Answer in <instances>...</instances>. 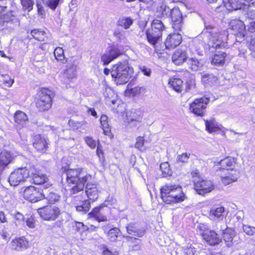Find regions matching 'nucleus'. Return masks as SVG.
Segmentation results:
<instances>
[{"instance_id":"nucleus-1","label":"nucleus","mask_w":255,"mask_h":255,"mask_svg":"<svg viewBox=\"0 0 255 255\" xmlns=\"http://www.w3.org/2000/svg\"><path fill=\"white\" fill-rule=\"evenodd\" d=\"M67 182L73 185L70 189V193L75 194L83 190L87 182L91 181L92 176L83 168L68 169L66 171Z\"/></svg>"},{"instance_id":"nucleus-2","label":"nucleus","mask_w":255,"mask_h":255,"mask_svg":"<svg viewBox=\"0 0 255 255\" xmlns=\"http://www.w3.org/2000/svg\"><path fill=\"white\" fill-rule=\"evenodd\" d=\"M161 198L166 204L174 205L182 202L187 197L178 184H167L160 188Z\"/></svg>"},{"instance_id":"nucleus-3","label":"nucleus","mask_w":255,"mask_h":255,"mask_svg":"<svg viewBox=\"0 0 255 255\" xmlns=\"http://www.w3.org/2000/svg\"><path fill=\"white\" fill-rule=\"evenodd\" d=\"M133 70L127 61L120 62L114 65L111 74L117 85L128 83L132 76Z\"/></svg>"},{"instance_id":"nucleus-4","label":"nucleus","mask_w":255,"mask_h":255,"mask_svg":"<svg viewBox=\"0 0 255 255\" xmlns=\"http://www.w3.org/2000/svg\"><path fill=\"white\" fill-rule=\"evenodd\" d=\"M207 36L209 37L208 44L209 47L217 49H222L227 46L228 34L225 31L220 32L219 30H215L214 31H209Z\"/></svg>"},{"instance_id":"nucleus-5","label":"nucleus","mask_w":255,"mask_h":255,"mask_svg":"<svg viewBox=\"0 0 255 255\" xmlns=\"http://www.w3.org/2000/svg\"><path fill=\"white\" fill-rule=\"evenodd\" d=\"M29 177H30L29 168H19L11 173L8 178V182L11 186H16L26 181Z\"/></svg>"},{"instance_id":"nucleus-6","label":"nucleus","mask_w":255,"mask_h":255,"mask_svg":"<svg viewBox=\"0 0 255 255\" xmlns=\"http://www.w3.org/2000/svg\"><path fill=\"white\" fill-rule=\"evenodd\" d=\"M37 212L42 219L48 221L55 220L61 214L59 208L52 205H47L39 208Z\"/></svg>"},{"instance_id":"nucleus-7","label":"nucleus","mask_w":255,"mask_h":255,"mask_svg":"<svg viewBox=\"0 0 255 255\" xmlns=\"http://www.w3.org/2000/svg\"><path fill=\"white\" fill-rule=\"evenodd\" d=\"M53 93L48 89H42L36 102V107L39 111L49 110L52 106Z\"/></svg>"},{"instance_id":"nucleus-8","label":"nucleus","mask_w":255,"mask_h":255,"mask_svg":"<svg viewBox=\"0 0 255 255\" xmlns=\"http://www.w3.org/2000/svg\"><path fill=\"white\" fill-rule=\"evenodd\" d=\"M24 198L31 202H36L42 200L44 197V188L30 186L26 187L23 191Z\"/></svg>"},{"instance_id":"nucleus-9","label":"nucleus","mask_w":255,"mask_h":255,"mask_svg":"<svg viewBox=\"0 0 255 255\" xmlns=\"http://www.w3.org/2000/svg\"><path fill=\"white\" fill-rule=\"evenodd\" d=\"M209 101V99L206 97L197 99L190 104V110L196 116L203 117Z\"/></svg>"},{"instance_id":"nucleus-10","label":"nucleus","mask_w":255,"mask_h":255,"mask_svg":"<svg viewBox=\"0 0 255 255\" xmlns=\"http://www.w3.org/2000/svg\"><path fill=\"white\" fill-rule=\"evenodd\" d=\"M110 208L105 204H102L99 207L94 208L88 214L89 218H94L98 222L107 221L106 215L109 212Z\"/></svg>"},{"instance_id":"nucleus-11","label":"nucleus","mask_w":255,"mask_h":255,"mask_svg":"<svg viewBox=\"0 0 255 255\" xmlns=\"http://www.w3.org/2000/svg\"><path fill=\"white\" fill-rule=\"evenodd\" d=\"M194 188L198 194L204 196L212 191L214 186L210 180H195Z\"/></svg>"},{"instance_id":"nucleus-12","label":"nucleus","mask_w":255,"mask_h":255,"mask_svg":"<svg viewBox=\"0 0 255 255\" xmlns=\"http://www.w3.org/2000/svg\"><path fill=\"white\" fill-rule=\"evenodd\" d=\"M170 16L172 21V27L175 30L181 31L183 27L182 15L178 7L170 10Z\"/></svg>"},{"instance_id":"nucleus-13","label":"nucleus","mask_w":255,"mask_h":255,"mask_svg":"<svg viewBox=\"0 0 255 255\" xmlns=\"http://www.w3.org/2000/svg\"><path fill=\"white\" fill-rule=\"evenodd\" d=\"M76 66L73 64H68L66 69L60 77V81L64 84H69L72 80L76 78Z\"/></svg>"},{"instance_id":"nucleus-14","label":"nucleus","mask_w":255,"mask_h":255,"mask_svg":"<svg viewBox=\"0 0 255 255\" xmlns=\"http://www.w3.org/2000/svg\"><path fill=\"white\" fill-rule=\"evenodd\" d=\"M143 117L142 112L139 110L132 109L127 113V120L131 127H136L141 122Z\"/></svg>"},{"instance_id":"nucleus-15","label":"nucleus","mask_w":255,"mask_h":255,"mask_svg":"<svg viewBox=\"0 0 255 255\" xmlns=\"http://www.w3.org/2000/svg\"><path fill=\"white\" fill-rule=\"evenodd\" d=\"M247 3L244 5V15L242 19L247 22L250 19H255V0H245Z\"/></svg>"},{"instance_id":"nucleus-16","label":"nucleus","mask_w":255,"mask_h":255,"mask_svg":"<svg viewBox=\"0 0 255 255\" xmlns=\"http://www.w3.org/2000/svg\"><path fill=\"white\" fill-rule=\"evenodd\" d=\"M145 35L148 42L153 47L162 40L161 32H157L151 27L146 30Z\"/></svg>"},{"instance_id":"nucleus-17","label":"nucleus","mask_w":255,"mask_h":255,"mask_svg":"<svg viewBox=\"0 0 255 255\" xmlns=\"http://www.w3.org/2000/svg\"><path fill=\"white\" fill-rule=\"evenodd\" d=\"M145 35L148 42L153 47L162 40L161 32H157L151 27L146 30Z\"/></svg>"},{"instance_id":"nucleus-18","label":"nucleus","mask_w":255,"mask_h":255,"mask_svg":"<svg viewBox=\"0 0 255 255\" xmlns=\"http://www.w3.org/2000/svg\"><path fill=\"white\" fill-rule=\"evenodd\" d=\"M182 41L181 34L178 33H171L168 35L164 41V44L166 49H174L178 46Z\"/></svg>"},{"instance_id":"nucleus-19","label":"nucleus","mask_w":255,"mask_h":255,"mask_svg":"<svg viewBox=\"0 0 255 255\" xmlns=\"http://www.w3.org/2000/svg\"><path fill=\"white\" fill-rule=\"evenodd\" d=\"M29 171H30V177L32 178L34 184H42L47 182V176L36 169L35 166L29 167Z\"/></svg>"},{"instance_id":"nucleus-20","label":"nucleus","mask_w":255,"mask_h":255,"mask_svg":"<svg viewBox=\"0 0 255 255\" xmlns=\"http://www.w3.org/2000/svg\"><path fill=\"white\" fill-rule=\"evenodd\" d=\"M127 232L128 236H133L136 237H142L145 233V230L139 227V225L136 222H131L128 224L126 226Z\"/></svg>"},{"instance_id":"nucleus-21","label":"nucleus","mask_w":255,"mask_h":255,"mask_svg":"<svg viewBox=\"0 0 255 255\" xmlns=\"http://www.w3.org/2000/svg\"><path fill=\"white\" fill-rule=\"evenodd\" d=\"M122 54V52L117 46H114L111 47L107 53L104 54L101 57V60L104 65L109 64L112 60H114Z\"/></svg>"},{"instance_id":"nucleus-22","label":"nucleus","mask_w":255,"mask_h":255,"mask_svg":"<svg viewBox=\"0 0 255 255\" xmlns=\"http://www.w3.org/2000/svg\"><path fill=\"white\" fill-rule=\"evenodd\" d=\"M202 237L211 246L219 244L221 241L219 235L214 231H205L202 233Z\"/></svg>"},{"instance_id":"nucleus-23","label":"nucleus","mask_w":255,"mask_h":255,"mask_svg":"<svg viewBox=\"0 0 255 255\" xmlns=\"http://www.w3.org/2000/svg\"><path fill=\"white\" fill-rule=\"evenodd\" d=\"M187 58L186 50L183 48H179L173 54L172 61L175 65H180L187 60Z\"/></svg>"},{"instance_id":"nucleus-24","label":"nucleus","mask_w":255,"mask_h":255,"mask_svg":"<svg viewBox=\"0 0 255 255\" xmlns=\"http://www.w3.org/2000/svg\"><path fill=\"white\" fill-rule=\"evenodd\" d=\"M85 186V192L89 200L93 202L96 200L99 196V192L97 185L90 181L87 182Z\"/></svg>"},{"instance_id":"nucleus-25","label":"nucleus","mask_w":255,"mask_h":255,"mask_svg":"<svg viewBox=\"0 0 255 255\" xmlns=\"http://www.w3.org/2000/svg\"><path fill=\"white\" fill-rule=\"evenodd\" d=\"M231 29L234 31L235 34L244 36L246 32V24L244 22L240 19H234L230 22Z\"/></svg>"},{"instance_id":"nucleus-26","label":"nucleus","mask_w":255,"mask_h":255,"mask_svg":"<svg viewBox=\"0 0 255 255\" xmlns=\"http://www.w3.org/2000/svg\"><path fill=\"white\" fill-rule=\"evenodd\" d=\"M225 212V208L222 206H213L209 211V218L211 220L220 221L224 218L223 214Z\"/></svg>"},{"instance_id":"nucleus-27","label":"nucleus","mask_w":255,"mask_h":255,"mask_svg":"<svg viewBox=\"0 0 255 255\" xmlns=\"http://www.w3.org/2000/svg\"><path fill=\"white\" fill-rule=\"evenodd\" d=\"M245 0H223L225 6L229 10L244 9V5L246 3Z\"/></svg>"},{"instance_id":"nucleus-28","label":"nucleus","mask_w":255,"mask_h":255,"mask_svg":"<svg viewBox=\"0 0 255 255\" xmlns=\"http://www.w3.org/2000/svg\"><path fill=\"white\" fill-rule=\"evenodd\" d=\"M239 177V172L237 170H231L228 171L225 176H221V181L225 185H228L236 182Z\"/></svg>"},{"instance_id":"nucleus-29","label":"nucleus","mask_w":255,"mask_h":255,"mask_svg":"<svg viewBox=\"0 0 255 255\" xmlns=\"http://www.w3.org/2000/svg\"><path fill=\"white\" fill-rule=\"evenodd\" d=\"M33 146L38 151L41 152H45L48 147L45 138L41 135L35 136Z\"/></svg>"},{"instance_id":"nucleus-30","label":"nucleus","mask_w":255,"mask_h":255,"mask_svg":"<svg viewBox=\"0 0 255 255\" xmlns=\"http://www.w3.org/2000/svg\"><path fill=\"white\" fill-rule=\"evenodd\" d=\"M12 160V156L9 151H3L0 156V174Z\"/></svg>"},{"instance_id":"nucleus-31","label":"nucleus","mask_w":255,"mask_h":255,"mask_svg":"<svg viewBox=\"0 0 255 255\" xmlns=\"http://www.w3.org/2000/svg\"><path fill=\"white\" fill-rule=\"evenodd\" d=\"M11 10H9L5 14L1 15L0 16V21L1 23H9L11 22L16 26H19L20 21L18 18H17L13 13Z\"/></svg>"},{"instance_id":"nucleus-32","label":"nucleus","mask_w":255,"mask_h":255,"mask_svg":"<svg viewBox=\"0 0 255 255\" xmlns=\"http://www.w3.org/2000/svg\"><path fill=\"white\" fill-rule=\"evenodd\" d=\"M237 159L232 157H227L222 159L219 162V165L220 170L226 169L229 171L230 169L233 170V167L236 163Z\"/></svg>"},{"instance_id":"nucleus-33","label":"nucleus","mask_w":255,"mask_h":255,"mask_svg":"<svg viewBox=\"0 0 255 255\" xmlns=\"http://www.w3.org/2000/svg\"><path fill=\"white\" fill-rule=\"evenodd\" d=\"M12 249L21 251L28 247V242L24 238H19L13 240L11 243Z\"/></svg>"},{"instance_id":"nucleus-34","label":"nucleus","mask_w":255,"mask_h":255,"mask_svg":"<svg viewBox=\"0 0 255 255\" xmlns=\"http://www.w3.org/2000/svg\"><path fill=\"white\" fill-rule=\"evenodd\" d=\"M201 81L202 83L206 86H211L217 83L218 78L212 73L203 72L201 73Z\"/></svg>"},{"instance_id":"nucleus-35","label":"nucleus","mask_w":255,"mask_h":255,"mask_svg":"<svg viewBox=\"0 0 255 255\" xmlns=\"http://www.w3.org/2000/svg\"><path fill=\"white\" fill-rule=\"evenodd\" d=\"M44 199H47L50 204H54L58 202L60 198V196L52 190H48L46 187L44 188Z\"/></svg>"},{"instance_id":"nucleus-36","label":"nucleus","mask_w":255,"mask_h":255,"mask_svg":"<svg viewBox=\"0 0 255 255\" xmlns=\"http://www.w3.org/2000/svg\"><path fill=\"white\" fill-rule=\"evenodd\" d=\"M14 118L15 122L19 125L20 127H24L26 123L28 121L27 115L24 112L20 111L16 112Z\"/></svg>"},{"instance_id":"nucleus-37","label":"nucleus","mask_w":255,"mask_h":255,"mask_svg":"<svg viewBox=\"0 0 255 255\" xmlns=\"http://www.w3.org/2000/svg\"><path fill=\"white\" fill-rule=\"evenodd\" d=\"M226 55L224 51H216L212 59L211 63L216 66H222L224 64Z\"/></svg>"},{"instance_id":"nucleus-38","label":"nucleus","mask_w":255,"mask_h":255,"mask_svg":"<svg viewBox=\"0 0 255 255\" xmlns=\"http://www.w3.org/2000/svg\"><path fill=\"white\" fill-rule=\"evenodd\" d=\"M133 20L130 17H122L117 21V24L118 26L123 27L125 29H128L133 24Z\"/></svg>"},{"instance_id":"nucleus-39","label":"nucleus","mask_w":255,"mask_h":255,"mask_svg":"<svg viewBox=\"0 0 255 255\" xmlns=\"http://www.w3.org/2000/svg\"><path fill=\"white\" fill-rule=\"evenodd\" d=\"M189 68L193 71L199 70L203 66L202 62L195 58H189L187 61Z\"/></svg>"},{"instance_id":"nucleus-40","label":"nucleus","mask_w":255,"mask_h":255,"mask_svg":"<svg viewBox=\"0 0 255 255\" xmlns=\"http://www.w3.org/2000/svg\"><path fill=\"white\" fill-rule=\"evenodd\" d=\"M169 84L176 92H181L183 88V81L179 78L170 79Z\"/></svg>"},{"instance_id":"nucleus-41","label":"nucleus","mask_w":255,"mask_h":255,"mask_svg":"<svg viewBox=\"0 0 255 255\" xmlns=\"http://www.w3.org/2000/svg\"><path fill=\"white\" fill-rule=\"evenodd\" d=\"M222 234L223 238L227 243V245L228 246H231L234 237L233 231L230 229L227 228L223 231Z\"/></svg>"},{"instance_id":"nucleus-42","label":"nucleus","mask_w":255,"mask_h":255,"mask_svg":"<svg viewBox=\"0 0 255 255\" xmlns=\"http://www.w3.org/2000/svg\"><path fill=\"white\" fill-rule=\"evenodd\" d=\"M120 233V230L118 228L115 227L111 229L107 233L109 240L112 242H117Z\"/></svg>"},{"instance_id":"nucleus-43","label":"nucleus","mask_w":255,"mask_h":255,"mask_svg":"<svg viewBox=\"0 0 255 255\" xmlns=\"http://www.w3.org/2000/svg\"><path fill=\"white\" fill-rule=\"evenodd\" d=\"M150 27L157 32H161V33H162L163 31H164L166 28L162 21L157 19H154L152 21Z\"/></svg>"},{"instance_id":"nucleus-44","label":"nucleus","mask_w":255,"mask_h":255,"mask_svg":"<svg viewBox=\"0 0 255 255\" xmlns=\"http://www.w3.org/2000/svg\"><path fill=\"white\" fill-rule=\"evenodd\" d=\"M108 117L105 115H103L100 118V122L103 129L104 133L108 135L111 131V127L108 124Z\"/></svg>"},{"instance_id":"nucleus-45","label":"nucleus","mask_w":255,"mask_h":255,"mask_svg":"<svg viewBox=\"0 0 255 255\" xmlns=\"http://www.w3.org/2000/svg\"><path fill=\"white\" fill-rule=\"evenodd\" d=\"M32 37L40 41H44L46 37V33L44 31L39 29H33L31 31Z\"/></svg>"},{"instance_id":"nucleus-46","label":"nucleus","mask_w":255,"mask_h":255,"mask_svg":"<svg viewBox=\"0 0 255 255\" xmlns=\"http://www.w3.org/2000/svg\"><path fill=\"white\" fill-rule=\"evenodd\" d=\"M206 128L209 132L216 131L218 128L214 119L205 121Z\"/></svg>"},{"instance_id":"nucleus-47","label":"nucleus","mask_w":255,"mask_h":255,"mask_svg":"<svg viewBox=\"0 0 255 255\" xmlns=\"http://www.w3.org/2000/svg\"><path fill=\"white\" fill-rule=\"evenodd\" d=\"M91 207V202L89 200H85L80 205L76 206V210L78 212H82L86 213L89 211Z\"/></svg>"},{"instance_id":"nucleus-48","label":"nucleus","mask_w":255,"mask_h":255,"mask_svg":"<svg viewBox=\"0 0 255 255\" xmlns=\"http://www.w3.org/2000/svg\"><path fill=\"white\" fill-rule=\"evenodd\" d=\"M54 54L55 58L62 63H64L65 58L64 54V50L60 47H58L55 49Z\"/></svg>"},{"instance_id":"nucleus-49","label":"nucleus","mask_w":255,"mask_h":255,"mask_svg":"<svg viewBox=\"0 0 255 255\" xmlns=\"http://www.w3.org/2000/svg\"><path fill=\"white\" fill-rule=\"evenodd\" d=\"M123 237L126 240L128 243L130 244H135V245H134V247L136 250L139 249V246L138 244L140 240L138 239V237L127 235H123Z\"/></svg>"},{"instance_id":"nucleus-50","label":"nucleus","mask_w":255,"mask_h":255,"mask_svg":"<svg viewBox=\"0 0 255 255\" xmlns=\"http://www.w3.org/2000/svg\"><path fill=\"white\" fill-rule=\"evenodd\" d=\"M23 9L27 11H30L35 3L34 0H20Z\"/></svg>"},{"instance_id":"nucleus-51","label":"nucleus","mask_w":255,"mask_h":255,"mask_svg":"<svg viewBox=\"0 0 255 255\" xmlns=\"http://www.w3.org/2000/svg\"><path fill=\"white\" fill-rule=\"evenodd\" d=\"M71 224L73 230L77 232L84 231L85 228H86V225L82 222L73 221L71 222Z\"/></svg>"},{"instance_id":"nucleus-52","label":"nucleus","mask_w":255,"mask_h":255,"mask_svg":"<svg viewBox=\"0 0 255 255\" xmlns=\"http://www.w3.org/2000/svg\"><path fill=\"white\" fill-rule=\"evenodd\" d=\"M15 219V224L16 226H18L24 221V216L20 212H17L14 214H12Z\"/></svg>"},{"instance_id":"nucleus-53","label":"nucleus","mask_w":255,"mask_h":255,"mask_svg":"<svg viewBox=\"0 0 255 255\" xmlns=\"http://www.w3.org/2000/svg\"><path fill=\"white\" fill-rule=\"evenodd\" d=\"M144 139L142 136H138L136 138L135 147L140 150H143L145 148L144 147Z\"/></svg>"},{"instance_id":"nucleus-54","label":"nucleus","mask_w":255,"mask_h":255,"mask_svg":"<svg viewBox=\"0 0 255 255\" xmlns=\"http://www.w3.org/2000/svg\"><path fill=\"white\" fill-rule=\"evenodd\" d=\"M10 0H0V14L8 10Z\"/></svg>"},{"instance_id":"nucleus-55","label":"nucleus","mask_w":255,"mask_h":255,"mask_svg":"<svg viewBox=\"0 0 255 255\" xmlns=\"http://www.w3.org/2000/svg\"><path fill=\"white\" fill-rule=\"evenodd\" d=\"M243 230L246 234L252 236L255 233V227L249 225H244Z\"/></svg>"},{"instance_id":"nucleus-56","label":"nucleus","mask_w":255,"mask_h":255,"mask_svg":"<svg viewBox=\"0 0 255 255\" xmlns=\"http://www.w3.org/2000/svg\"><path fill=\"white\" fill-rule=\"evenodd\" d=\"M190 156V153H183L181 155H178L177 157V161L179 162H187Z\"/></svg>"},{"instance_id":"nucleus-57","label":"nucleus","mask_w":255,"mask_h":255,"mask_svg":"<svg viewBox=\"0 0 255 255\" xmlns=\"http://www.w3.org/2000/svg\"><path fill=\"white\" fill-rule=\"evenodd\" d=\"M100 249L103 250V255H118L117 252H112L105 245H101Z\"/></svg>"},{"instance_id":"nucleus-58","label":"nucleus","mask_w":255,"mask_h":255,"mask_svg":"<svg viewBox=\"0 0 255 255\" xmlns=\"http://www.w3.org/2000/svg\"><path fill=\"white\" fill-rule=\"evenodd\" d=\"M60 0H47L46 5L51 9L54 10L58 6Z\"/></svg>"},{"instance_id":"nucleus-59","label":"nucleus","mask_w":255,"mask_h":255,"mask_svg":"<svg viewBox=\"0 0 255 255\" xmlns=\"http://www.w3.org/2000/svg\"><path fill=\"white\" fill-rule=\"evenodd\" d=\"M247 24L248 30L251 32H255V19H250V21L248 20L246 22Z\"/></svg>"},{"instance_id":"nucleus-60","label":"nucleus","mask_w":255,"mask_h":255,"mask_svg":"<svg viewBox=\"0 0 255 255\" xmlns=\"http://www.w3.org/2000/svg\"><path fill=\"white\" fill-rule=\"evenodd\" d=\"M85 141L88 145L91 148H94L96 146V141L90 137H86Z\"/></svg>"},{"instance_id":"nucleus-61","label":"nucleus","mask_w":255,"mask_h":255,"mask_svg":"<svg viewBox=\"0 0 255 255\" xmlns=\"http://www.w3.org/2000/svg\"><path fill=\"white\" fill-rule=\"evenodd\" d=\"M114 35L120 42L124 41L126 39L125 35L118 30H116L114 31Z\"/></svg>"},{"instance_id":"nucleus-62","label":"nucleus","mask_w":255,"mask_h":255,"mask_svg":"<svg viewBox=\"0 0 255 255\" xmlns=\"http://www.w3.org/2000/svg\"><path fill=\"white\" fill-rule=\"evenodd\" d=\"M196 251L194 247L187 246L184 251V255H194Z\"/></svg>"},{"instance_id":"nucleus-63","label":"nucleus","mask_w":255,"mask_h":255,"mask_svg":"<svg viewBox=\"0 0 255 255\" xmlns=\"http://www.w3.org/2000/svg\"><path fill=\"white\" fill-rule=\"evenodd\" d=\"M36 6L37 7V11L38 14L41 15V16H44L45 14V12L44 9V8L41 4V3L39 1L36 2Z\"/></svg>"},{"instance_id":"nucleus-64","label":"nucleus","mask_w":255,"mask_h":255,"mask_svg":"<svg viewBox=\"0 0 255 255\" xmlns=\"http://www.w3.org/2000/svg\"><path fill=\"white\" fill-rule=\"evenodd\" d=\"M248 47L251 51L255 52V37L251 38L248 42Z\"/></svg>"}]
</instances>
